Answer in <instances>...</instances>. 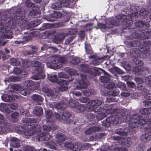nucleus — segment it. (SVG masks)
Instances as JSON below:
<instances>
[{
	"label": "nucleus",
	"mask_w": 151,
	"mask_h": 151,
	"mask_svg": "<svg viewBox=\"0 0 151 151\" xmlns=\"http://www.w3.org/2000/svg\"><path fill=\"white\" fill-rule=\"evenodd\" d=\"M25 12L18 9L10 17H4L3 22L0 24V46H4L7 43L4 39L12 38L13 37L11 29L16 30L23 28L26 25L27 19L25 17Z\"/></svg>",
	"instance_id": "obj_1"
},
{
	"label": "nucleus",
	"mask_w": 151,
	"mask_h": 151,
	"mask_svg": "<svg viewBox=\"0 0 151 151\" xmlns=\"http://www.w3.org/2000/svg\"><path fill=\"white\" fill-rule=\"evenodd\" d=\"M143 118H145V117L143 116L140 117L138 114L133 115L128 121L129 130L123 127L117 129L115 132L117 134L126 136L130 131H132V133L134 132L131 130L133 128L138 127L139 125L143 126L146 123H147V126L146 128L147 131H151V118L149 119V117L147 116L145 119Z\"/></svg>",
	"instance_id": "obj_2"
},
{
	"label": "nucleus",
	"mask_w": 151,
	"mask_h": 151,
	"mask_svg": "<svg viewBox=\"0 0 151 151\" xmlns=\"http://www.w3.org/2000/svg\"><path fill=\"white\" fill-rule=\"evenodd\" d=\"M135 26L138 28L142 34L139 33L137 31L134 30L129 36H127V38L129 40L136 38L142 39H148L151 37V30L149 29L150 24L148 22L145 21H139L135 23Z\"/></svg>",
	"instance_id": "obj_3"
},
{
	"label": "nucleus",
	"mask_w": 151,
	"mask_h": 151,
	"mask_svg": "<svg viewBox=\"0 0 151 151\" xmlns=\"http://www.w3.org/2000/svg\"><path fill=\"white\" fill-rule=\"evenodd\" d=\"M22 63L25 68H29L30 65L34 67L37 72V74L33 76L34 79L37 80L45 78V75L42 70L44 65L37 61H32L30 62L27 60H25L24 62L22 61Z\"/></svg>",
	"instance_id": "obj_4"
},
{
	"label": "nucleus",
	"mask_w": 151,
	"mask_h": 151,
	"mask_svg": "<svg viewBox=\"0 0 151 151\" xmlns=\"http://www.w3.org/2000/svg\"><path fill=\"white\" fill-rule=\"evenodd\" d=\"M143 44L142 45V42L138 40H132L130 41H126L125 43L126 46L128 47H139L140 49H143L145 52H147L151 47V41L148 40L143 41Z\"/></svg>",
	"instance_id": "obj_5"
},
{
	"label": "nucleus",
	"mask_w": 151,
	"mask_h": 151,
	"mask_svg": "<svg viewBox=\"0 0 151 151\" xmlns=\"http://www.w3.org/2000/svg\"><path fill=\"white\" fill-rule=\"evenodd\" d=\"M102 103V102L101 101H99L98 100H92L88 102V104L90 106L89 107V111H93L95 112H97L98 114V115L97 116V117H100V119H98L99 120L103 119L105 117L106 114L104 113L105 111L110 110V109L111 108L110 106H107L106 107H105L102 110H99V108H100L99 107H96L95 108H93L92 109H91V107L92 108L93 106L100 105Z\"/></svg>",
	"instance_id": "obj_6"
},
{
	"label": "nucleus",
	"mask_w": 151,
	"mask_h": 151,
	"mask_svg": "<svg viewBox=\"0 0 151 151\" xmlns=\"http://www.w3.org/2000/svg\"><path fill=\"white\" fill-rule=\"evenodd\" d=\"M67 105L70 106L71 107L75 108L79 105V103L76 100L73 99H70L68 102L67 99L65 98L63 100V103L55 104L53 102V103L50 104V106L54 107L58 109H64L65 108Z\"/></svg>",
	"instance_id": "obj_7"
},
{
	"label": "nucleus",
	"mask_w": 151,
	"mask_h": 151,
	"mask_svg": "<svg viewBox=\"0 0 151 151\" xmlns=\"http://www.w3.org/2000/svg\"><path fill=\"white\" fill-rule=\"evenodd\" d=\"M67 62L65 57H52L47 63V66L51 68L58 69Z\"/></svg>",
	"instance_id": "obj_8"
},
{
	"label": "nucleus",
	"mask_w": 151,
	"mask_h": 151,
	"mask_svg": "<svg viewBox=\"0 0 151 151\" xmlns=\"http://www.w3.org/2000/svg\"><path fill=\"white\" fill-rule=\"evenodd\" d=\"M25 5L28 8L32 7V9L29 12V14L32 17L36 16L38 14V8L35 6V4L32 3L30 0H27L25 1Z\"/></svg>",
	"instance_id": "obj_9"
},
{
	"label": "nucleus",
	"mask_w": 151,
	"mask_h": 151,
	"mask_svg": "<svg viewBox=\"0 0 151 151\" xmlns=\"http://www.w3.org/2000/svg\"><path fill=\"white\" fill-rule=\"evenodd\" d=\"M24 34H26L27 35L23 36L22 40H16L15 41L16 44H24L27 42L29 40H32L35 36L34 33L33 32H24Z\"/></svg>",
	"instance_id": "obj_10"
},
{
	"label": "nucleus",
	"mask_w": 151,
	"mask_h": 151,
	"mask_svg": "<svg viewBox=\"0 0 151 151\" xmlns=\"http://www.w3.org/2000/svg\"><path fill=\"white\" fill-rule=\"evenodd\" d=\"M20 95L18 93L16 92H13L11 96H9L5 94L1 96L2 100L5 102H8L11 101H14L15 99H18L19 98Z\"/></svg>",
	"instance_id": "obj_11"
},
{
	"label": "nucleus",
	"mask_w": 151,
	"mask_h": 151,
	"mask_svg": "<svg viewBox=\"0 0 151 151\" xmlns=\"http://www.w3.org/2000/svg\"><path fill=\"white\" fill-rule=\"evenodd\" d=\"M66 147L70 148L73 151H79L82 148V145L80 143L75 142L74 143L71 144L70 143H65L64 144Z\"/></svg>",
	"instance_id": "obj_12"
},
{
	"label": "nucleus",
	"mask_w": 151,
	"mask_h": 151,
	"mask_svg": "<svg viewBox=\"0 0 151 151\" xmlns=\"http://www.w3.org/2000/svg\"><path fill=\"white\" fill-rule=\"evenodd\" d=\"M15 88L16 90L18 91L17 93L19 95L20 94L18 93H20L23 95L26 96L27 94L30 93L32 91V90H31V88H23L20 85H16ZM19 95L20 96V95Z\"/></svg>",
	"instance_id": "obj_13"
},
{
	"label": "nucleus",
	"mask_w": 151,
	"mask_h": 151,
	"mask_svg": "<svg viewBox=\"0 0 151 151\" xmlns=\"http://www.w3.org/2000/svg\"><path fill=\"white\" fill-rule=\"evenodd\" d=\"M62 16L60 12H54L51 14L47 16L46 17L47 20L49 21L53 22L56 21L58 18H60Z\"/></svg>",
	"instance_id": "obj_14"
},
{
	"label": "nucleus",
	"mask_w": 151,
	"mask_h": 151,
	"mask_svg": "<svg viewBox=\"0 0 151 151\" xmlns=\"http://www.w3.org/2000/svg\"><path fill=\"white\" fill-rule=\"evenodd\" d=\"M54 116L58 120H61L62 119H65L66 118L69 117L71 116L70 114L67 111L60 112V114L55 112Z\"/></svg>",
	"instance_id": "obj_15"
},
{
	"label": "nucleus",
	"mask_w": 151,
	"mask_h": 151,
	"mask_svg": "<svg viewBox=\"0 0 151 151\" xmlns=\"http://www.w3.org/2000/svg\"><path fill=\"white\" fill-rule=\"evenodd\" d=\"M81 79H79L78 83L79 85L78 86V89L81 88H84L87 86L88 84V82L86 79V76L84 75H81Z\"/></svg>",
	"instance_id": "obj_16"
},
{
	"label": "nucleus",
	"mask_w": 151,
	"mask_h": 151,
	"mask_svg": "<svg viewBox=\"0 0 151 151\" xmlns=\"http://www.w3.org/2000/svg\"><path fill=\"white\" fill-rule=\"evenodd\" d=\"M113 138L114 139L119 140V143L121 142V143L124 145L126 147H128L131 144L130 138H119L118 137L114 136Z\"/></svg>",
	"instance_id": "obj_17"
},
{
	"label": "nucleus",
	"mask_w": 151,
	"mask_h": 151,
	"mask_svg": "<svg viewBox=\"0 0 151 151\" xmlns=\"http://www.w3.org/2000/svg\"><path fill=\"white\" fill-rule=\"evenodd\" d=\"M121 118L118 119L117 116L116 117L114 116H110L106 119V121L109 123V125L112 124L114 125L115 126L117 124L121 123Z\"/></svg>",
	"instance_id": "obj_18"
},
{
	"label": "nucleus",
	"mask_w": 151,
	"mask_h": 151,
	"mask_svg": "<svg viewBox=\"0 0 151 151\" xmlns=\"http://www.w3.org/2000/svg\"><path fill=\"white\" fill-rule=\"evenodd\" d=\"M85 47L86 54L90 55L89 57H98L97 53H93V51L89 44L86 42Z\"/></svg>",
	"instance_id": "obj_19"
},
{
	"label": "nucleus",
	"mask_w": 151,
	"mask_h": 151,
	"mask_svg": "<svg viewBox=\"0 0 151 151\" xmlns=\"http://www.w3.org/2000/svg\"><path fill=\"white\" fill-rule=\"evenodd\" d=\"M24 85L27 87L31 88V90H36L39 87L38 85L35 86H35L34 85V83L33 81L31 80H27L24 81Z\"/></svg>",
	"instance_id": "obj_20"
},
{
	"label": "nucleus",
	"mask_w": 151,
	"mask_h": 151,
	"mask_svg": "<svg viewBox=\"0 0 151 151\" xmlns=\"http://www.w3.org/2000/svg\"><path fill=\"white\" fill-rule=\"evenodd\" d=\"M120 21L116 18L112 19L110 20L107 21V24H109L108 27L111 28L113 27L114 26H118L120 24Z\"/></svg>",
	"instance_id": "obj_21"
},
{
	"label": "nucleus",
	"mask_w": 151,
	"mask_h": 151,
	"mask_svg": "<svg viewBox=\"0 0 151 151\" xmlns=\"http://www.w3.org/2000/svg\"><path fill=\"white\" fill-rule=\"evenodd\" d=\"M58 83L60 85L59 88L60 91H65L67 89L68 82L66 80L62 79L60 81L58 82Z\"/></svg>",
	"instance_id": "obj_22"
},
{
	"label": "nucleus",
	"mask_w": 151,
	"mask_h": 151,
	"mask_svg": "<svg viewBox=\"0 0 151 151\" xmlns=\"http://www.w3.org/2000/svg\"><path fill=\"white\" fill-rule=\"evenodd\" d=\"M43 91L45 92L46 95L48 96H52L54 98H55L57 96V93L56 92L51 90L50 89L46 88H42Z\"/></svg>",
	"instance_id": "obj_23"
},
{
	"label": "nucleus",
	"mask_w": 151,
	"mask_h": 151,
	"mask_svg": "<svg viewBox=\"0 0 151 151\" xmlns=\"http://www.w3.org/2000/svg\"><path fill=\"white\" fill-rule=\"evenodd\" d=\"M123 22V27L124 29L131 27L133 24L132 20L131 19H127V18L124 19Z\"/></svg>",
	"instance_id": "obj_24"
},
{
	"label": "nucleus",
	"mask_w": 151,
	"mask_h": 151,
	"mask_svg": "<svg viewBox=\"0 0 151 151\" xmlns=\"http://www.w3.org/2000/svg\"><path fill=\"white\" fill-rule=\"evenodd\" d=\"M10 146L13 147L18 148L20 147V143L18 139L13 137L11 139Z\"/></svg>",
	"instance_id": "obj_25"
},
{
	"label": "nucleus",
	"mask_w": 151,
	"mask_h": 151,
	"mask_svg": "<svg viewBox=\"0 0 151 151\" xmlns=\"http://www.w3.org/2000/svg\"><path fill=\"white\" fill-rule=\"evenodd\" d=\"M66 139L65 136L62 133L58 134L56 136V140L59 144V145H61L62 144L60 143L61 142L63 141Z\"/></svg>",
	"instance_id": "obj_26"
},
{
	"label": "nucleus",
	"mask_w": 151,
	"mask_h": 151,
	"mask_svg": "<svg viewBox=\"0 0 151 151\" xmlns=\"http://www.w3.org/2000/svg\"><path fill=\"white\" fill-rule=\"evenodd\" d=\"M141 139L144 142H147L151 140V133L149 132L143 134L141 137Z\"/></svg>",
	"instance_id": "obj_27"
},
{
	"label": "nucleus",
	"mask_w": 151,
	"mask_h": 151,
	"mask_svg": "<svg viewBox=\"0 0 151 151\" xmlns=\"http://www.w3.org/2000/svg\"><path fill=\"white\" fill-rule=\"evenodd\" d=\"M64 35L63 33H58L55 36L54 39L55 42L57 43L60 42L64 38Z\"/></svg>",
	"instance_id": "obj_28"
},
{
	"label": "nucleus",
	"mask_w": 151,
	"mask_h": 151,
	"mask_svg": "<svg viewBox=\"0 0 151 151\" xmlns=\"http://www.w3.org/2000/svg\"><path fill=\"white\" fill-rule=\"evenodd\" d=\"M33 112L35 115L39 116L43 113V109L39 106H37L34 108Z\"/></svg>",
	"instance_id": "obj_29"
},
{
	"label": "nucleus",
	"mask_w": 151,
	"mask_h": 151,
	"mask_svg": "<svg viewBox=\"0 0 151 151\" xmlns=\"http://www.w3.org/2000/svg\"><path fill=\"white\" fill-rule=\"evenodd\" d=\"M99 128L98 127H94L87 129L85 132L86 134H90L94 133L96 131H99Z\"/></svg>",
	"instance_id": "obj_30"
},
{
	"label": "nucleus",
	"mask_w": 151,
	"mask_h": 151,
	"mask_svg": "<svg viewBox=\"0 0 151 151\" xmlns=\"http://www.w3.org/2000/svg\"><path fill=\"white\" fill-rule=\"evenodd\" d=\"M0 110L1 111H4L9 113V111L8 104L4 103L0 104Z\"/></svg>",
	"instance_id": "obj_31"
},
{
	"label": "nucleus",
	"mask_w": 151,
	"mask_h": 151,
	"mask_svg": "<svg viewBox=\"0 0 151 151\" xmlns=\"http://www.w3.org/2000/svg\"><path fill=\"white\" fill-rule=\"evenodd\" d=\"M62 6V4L59 2H55L51 5V7L52 9L55 10L61 9Z\"/></svg>",
	"instance_id": "obj_32"
},
{
	"label": "nucleus",
	"mask_w": 151,
	"mask_h": 151,
	"mask_svg": "<svg viewBox=\"0 0 151 151\" xmlns=\"http://www.w3.org/2000/svg\"><path fill=\"white\" fill-rule=\"evenodd\" d=\"M91 70L95 76L99 75L101 71H103L102 69L96 67H93L91 68Z\"/></svg>",
	"instance_id": "obj_33"
},
{
	"label": "nucleus",
	"mask_w": 151,
	"mask_h": 151,
	"mask_svg": "<svg viewBox=\"0 0 151 151\" xmlns=\"http://www.w3.org/2000/svg\"><path fill=\"white\" fill-rule=\"evenodd\" d=\"M135 60H136V61L135 62L136 64L137 65V67L138 68V69L137 70H136V68H134V71H136L137 72H140L141 71V68H139V66H142L143 65V63L142 61L139 60L137 59V58H135Z\"/></svg>",
	"instance_id": "obj_34"
},
{
	"label": "nucleus",
	"mask_w": 151,
	"mask_h": 151,
	"mask_svg": "<svg viewBox=\"0 0 151 151\" xmlns=\"http://www.w3.org/2000/svg\"><path fill=\"white\" fill-rule=\"evenodd\" d=\"M88 65L86 64H83L81 65L79 68V69L81 71L87 72H88L89 71Z\"/></svg>",
	"instance_id": "obj_35"
},
{
	"label": "nucleus",
	"mask_w": 151,
	"mask_h": 151,
	"mask_svg": "<svg viewBox=\"0 0 151 151\" xmlns=\"http://www.w3.org/2000/svg\"><path fill=\"white\" fill-rule=\"evenodd\" d=\"M19 128H21V129H22L21 130V129H19V131L22 132L24 133V135L27 136H28L31 135L33 134V131L32 129H30L28 131L26 130L24 131V129H23L22 127H19Z\"/></svg>",
	"instance_id": "obj_36"
},
{
	"label": "nucleus",
	"mask_w": 151,
	"mask_h": 151,
	"mask_svg": "<svg viewBox=\"0 0 151 151\" xmlns=\"http://www.w3.org/2000/svg\"><path fill=\"white\" fill-rule=\"evenodd\" d=\"M140 113L142 115H145L151 113V107L149 108H145L141 109Z\"/></svg>",
	"instance_id": "obj_37"
},
{
	"label": "nucleus",
	"mask_w": 151,
	"mask_h": 151,
	"mask_svg": "<svg viewBox=\"0 0 151 151\" xmlns=\"http://www.w3.org/2000/svg\"><path fill=\"white\" fill-rule=\"evenodd\" d=\"M48 79L52 82H58V78L57 76L55 74H52L48 76Z\"/></svg>",
	"instance_id": "obj_38"
},
{
	"label": "nucleus",
	"mask_w": 151,
	"mask_h": 151,
	"mask_svg": "<svg viewBox=\"0 0 151 151\" xmlns=\"http://www.w3.org/2000/svg\"><path fill=\"white\" fill-rule=\"evenodd\" d=\"M32 98L33 100L39 102H41L43 100L41 96L38 95H33L32 96Z\"/></svg>",
	"instance_id": "obj_39"
},
{
	"label": "nucleus",
	"mask_w": 151,
	"mask_h": 151,
	"mask_svg": "<svg viewBox=\"0 0 151 151\" xmlns=\"http://www.w3.org/2000/svg\"><path fill=\"white\" fill-rule=\"evenodd\" d=\"M100 78L101 82L104 83L107 82L109 81L110 76L106 73L105 74V76H101Z\"/></svg>",
	"instance_id": "obj_40"
},
{
	"label": "nucleus",
	"mask_w": 151,
	"mask_h": 151,
	"mask_svg": "<svg viewBox=\"0 0 151 151\" xmlns=\"http://www.w3.org/2000/svg\"><path fill=\"white\" fill-rule=\"evenodd\" d=\"M109 24H107V21H106V24L100 23H97L98 27L101 29H105L106 28H110L108 27H109Z\"/></svg>",
	"instance_id": "obj_41"
},
{
	"label": "nucleus",
	"mask_w": 151,
	"mask_h": 151,
	"mask_svg": "<svg viewBox=\"0 0 151 151\" xmlns=\"http://www.w3.org/2000/svg\"><path fill=\"white\" fill-rule=\"evenodd\" d=\"M65 70L66 72L69 73L70 76L77 74L75 70L68 67L66 68H65Z\"/></svg>",
	"instance_id": "obj_42"
},
{
	"label": "nucleus",
	"mask_w": 151,
	"mask_h": 151,
	"mask_svg": "<svg viewBox=\"0 0 151 151\" xmlns=\"http://www.w3.org/2000/svg\"><path fill=\"white\" fill-rule=\"evenodd\" d=\"M137 82L138 83L137 85V87L139 89L142 90L144 88L142 86L141 84L143 82L142 79L141 78H137L136 79Z\"/></svg>",
	"instance_id": "obj_43"
},
{
	"label": "nucleus",
	"mask_w": 151,
	"mask_h": 151,
	"mask_svg": "<svg viewBox=\"0 0 151 151\" xmlns=\"http://www.w3.org/2000/svg\"><path fill=\"white\" fill-rule=\"evenodd\" d=\"M14 72V73L16 74H21L22 76V77H25L27 75V73L25 71H20L18 68H15Z\"/></svg>",
	"instance_id": "obj_44"
},
{
	"label": "nucleus",
	"mask_w": 151,
	"mask_h": 151,
	"mask_svg": "<svg viewBox=\"0 0 151 151\" xmlns=\"http://www.w3.org/2000/svg\"><path fill=\"white\" fill-rule=\"evenodd\" d=\"M11 63L12 65L18 66L21 64V63L19 61V60L15 58H12L11 59Z\"/></svg>",
	"instance_id": "obj_45"
},
{
	"label": "nucleus",
	"mask_w": 151,
	"mask_h": 151,
	"mask_svg": "<svg viewBox=\"0 0 151 151\" xmlns=\"http://www.w3.org/2000/svg\"><path fill=\"white\" fill-rule=\"evenodd\" d=\"M107 94L112 96H116L118 95L119 94V91L117 89H115L112 91H109L107 92Z\"/></svg>",
	"instance_id": "obj_46"
},
{
	"label": "nucleus",
	"mask_w": 151,
	"mask_h": 151,
	"mask_svg": "<svg viewBox=\"0 0 151 151\" xmlns=\"http://www.w3.org/2000/svg\"><path fill=\"white\" fill-rule=\"evenodd\" d=\"M127 17V16L124 14H119L117 15L116 17V19L121 22H123L124 19Z\"/></svg>",
	"instance_id": "obj_47"
},
{
	"label": "nucleus",
	"mask_w": 151,
	"mask_h": 151,
	"mask_svg": "<svg viewBox=\"0 0 151 151\" xmlns=\"http://www.w3.org/2000/svg\"><path fill=\"white\" fill-rule=\"evenodd\" d=\"M106 48L107 49V55L103 56V57H111L113 55L114 53V51L111 50V49L110 47L109 46H107Z\"/></svg>",
	"instance_id": "obj_48"
},
{
	"label": "nucleus",
	"mask_w": 151,
	"mask_h": 151,
	"mask_svg": "<svg viewBox=\"0 0 151 151\" xmlns=\"http://www.w3.org/2000/svg\"><path fill=\"white\" fill-rule=\"evenodd\" d=\"M32 51H26L25 52V54L27 55H30L35 53V52L36 51L37 49L35 46H33L32 47Z\"/></svg>",
	"instance_id": "obj_49"
},
{
	"label": "nucleus",
	"mask_w": 151,
	"mask_h": 151,
	"mask_svg": "<svg viewBox=\"0 0 151 151\" xmlns=\"http://www.w3.org/2000/svg\"><path fill=\"white\" fill-rule=\"evenodd\" d=\"M24 151H33V148L31 146H27L24 147ZM39 151H47V150L45 149H41Z\"/></svg>",
	"instance_id": "obj_50"
},
{
	"label": "nucleus",
	"mask_w": 151,
	"mask_h": 151,
	"mask_svg": "<svg viewBox=\"0 0 151 151\" xmlns=\"http://www.w3.org/2000/svg\"><path fill=\"white\" fill-rule=\"evenodd\" d=\"M52 115V112L50 110H47L45 111V116L47 118H50Z\"/></svg>",
	"instance_id": "obj_51"
},
{
	"label": "nucleus",
	"mask_w": 151,
	"mask_h": 151,
	"mask_svg": "<svg viewBox=\"0 0 151 151\" xmlns=\"http://www.w3.org/2000/svg\"><path fill=\"white\" fill-rule=\"evenodd\" d=\"M72 58L71 59L72 60L69 61L70 63L75 65L77 64L79 62V58L78 57H72Z\"/></svg>",
	"instance_id": "obj_52"
},
{
	"label": "nucleus",
	"mask_w": 151,
	"mask_h": 151,
	"mask_svg": "<svg viewBox=\"0 0 151 151\" xmlns=\"http://www.w3.org/2000/svg\"><path fill=\"white\" fill-rule=\"evenodd\" d=\"M9 108L10 107L12 109H16L18 107V104L16 103H10L8 104Z\"/></svg>",
	"instance_id": "obj_53"
},
{
	"label": "nucleus",
	"mask_w": 151,
	"mask_h": 151,
	"mask_svg": "<svg viewBox=\"0 0 151 151\" xmlns=\"http://www.w3.org/2000/svg\"><path fill=\"white\" fill-rule=\"evenodd\" d=\"M43 136L45 137V138L43 139H46L47 138V139H51L52 136L49 134V133L48 132H42Z\"/></svg>",
	"instance_id": "obj_54"
},
{
	"label": "nucleus",
	"mask_w": 151,
	"mask_h": 151,
	"mask_svg": "<svg viewBox=\"0 0 151 151\" xmlns=\"http://www.w3.org/2000/svg\"><path fill=\"white\" fill-rule=\"evenodd\" d=\"M58 76L60 78H67L69 76L67 75L65 73L63 72L60 73L58 74Z\"/></svg>",
	"instance_id": "obj_55"
},
{
	"label": "nucleus",
	"mask_w": 151,
	"mask_h": 151,
	"mask_svg": "<svg viewBox=\"0 0 151 151\" xmlns=\"http://www.w3.org/2000/svg\"><path fill=\"white\" fill-rule=\"evenodd\" d=\"M106 100L108 102H114L117 101V100L113 96H109L107 97Z\"/></svg>",
	"instance_id": "obj_56"
},
{
	"label": "nucleus",
	"mask_w": 151,
	"mask_h": 151,
	"mask_svg": "<svg viewBox=\"0 0 151 151\" xmlns=\"http://www.w3.org/2000/svg\"><path fill=\"white\" fill-rule=\"evenodd\" d=\"M83 94L86 96H89L91 94V92H89V90L88 89H84L81 91Z\"/></svg>",
	"instance_id": "obj_57"
},
{
	"label": "nucleus",
	"mask_w": 151,
	"mask_h": 151,
	"mask_svg": "<svg viewBox=\"0 0 151 151\" xmlns=\"http://www.w3.org/2000/svg\"><path fill=\"white\" fill-rule=\"evenodd\" d=\"M149 14V12L148 11H143L142 10H140L139 12V14L141 16H145L147 15H148Z\"/></svg>",
	"instance_id": "obj_58"
},
{
	"label": "nucleus",
	"mask_w": 151,
	"mask_h": 151,
	"mask_svg": "<svg viewBox=\"0 0 151 151\" xmlns=\"http://www.w3.org/2000/svg\"><path fill=\"white\" fill-rule=\"evenodd\" d=\"M10 114L12 117L14 119L17 118L19 115V113L16 112H12L10 111Z\"/></svg>",
	"instance_id": "obj_59"
},
{
	"label": "nucleus",
	"mask_w": 151,
	"mask_h": 151,
	"mask_svg": "<svg viewBox=\"0 0 151 151\" xmlns=\"http://www.w3.org/2000/svg\"><path fill=\"white\" fill-rule=\"evenodd\" d=\"M119 88L122 90H125L126 89V85L125 84L122 83H120L119 84Z\"/></svg>",
	"instance_id": "obj_60"
},
{
	"label": "nucleus",
	"mask_w": 151,
	"mask_h": 151,
	"mask_svg": "<svg viewBox=\"0 0 151 151\" xmlns=\"http://www.w3.org/2000/svg\"><path fill=\"white\" fill-rule=\"evenodd\" d=\"M85 35V33L84 31H80L79 33V36L81 39H83L84 38Z\"/></svg>",
	"instance_id": "obj_61"
},
{
	"label": "nucleus",
	"mask_w": 151,
	"mask_h": 151,
	"mask_svg": "<svg viewBox=\"0 0 151 151\" xmlns=\"http://www.w3.org/2000/svg\"><path fill=\"white\" fill-rule=\"evenodd\" d=\"M131 9L133 11H136L139 9V7L136 5L131 6L130 7Z\"/></svg>",
	"instance_id": "obj_62"
},
{
	"label": "nucleus",
	"mask_w": 151,
	"mask_h": 151,
	"mask_svg": "<svg viewBox=\"0 0 151 151\" xmlns=\"http://www.w3.org/2000/svg\"><path fill=\"white\" fill-rule=\"evenodd\" d=\"M6 123V122L5 121L3 115L0 114V124H4Z\"/></svg>",
	"instance_id": "obj_63"
},
{
	"label": "nucleus",
	"mask_w": 151,
	"mask_h": 151,
	"mask_svg": "<svg viewBox=\"0 0 151 151\" xmlns=\"http://www.w3.org/2000/svg\"><path fill=\"white\" fill-rule=\"evenodd\" d=\"M146 81L151 86V76H148L146 79Z\"/></svg>",
	"instance_id": "obj_64"
}]
</instances>
